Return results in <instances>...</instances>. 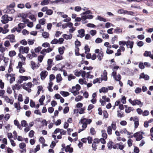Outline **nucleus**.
Masks as SVG:
<instances>
[{"label": "nucleus", "instance_id": "61", "mask_svg": "<svg viewBox=\"0 0 153 153\" xmlns=\"http://www.w3.org/2000/svg\"><path fill=\"white\" fill-rule=\"evenodd\" d=\"M34 132L32 130H31L29 133V137L31 138L33 136Z\"/></svg>", "mask_w": 153, "mask_h": 153}, {"label": "nucleus", "instance_id": "36", "mask_svg": "<svg viewBox=\"0 0 153 153\" xmlns=\"http://www.w3.org/2000/svg\"><path fill=\"white\" fill-rule=\"evenodd\" d=\"M80 71H81L82 76L84 79H85V75L86 74V73L85 71H82V70H80Z\"/></svg>", "mask_w": 153, "mask_h": 153}, {"label": "nucleus", "instance_id": "1", "mask_svg": "<svg viewBox=\"0 0 153 153\" xmlns=\"http://www.w3.org/2000/svg\"><path fill=\"white\" fill-rule=\"evenodd\" d=\"M1 18L2 19L1 20V22L4 24L7 23L9 21V19H8V16L7 15H4Z\"/></svg>", "mask_w": 153, "mask_h": 153}, {"label": "nucleus", "instance_id": "19", "mask_svg": "<svg viewBox=\"0 0 153 153\" xmlns=\"http://www.w3.org/2000/svg\"><path fill=\"white\" fill-rule=\"evenodd\" d=\"M97 19L100 20V21H103L104 22H106L107 21L106 19L100 16H97Z\"/></svg>", "mask_w": 153, "mask_h": 153}, {"label": "nucleus", "instance_id": "59", "mask_svg": "<svg viewBox=\"0 0 153 153\" xmlns=\"http://www.w3.org/2000/svg\"><path fill=\"white\" fill-rule=\"evenodd\" d=\"M42 48L41 47H38L34 49V51L35 52L38 53L40 51Z\"/></svg>", "mask_w": 153, "mask_h": 153}, {"label": "nucleus", "instance_id": "49", "mask_svg": "<svg viewBox=\"0 0 153 153\" xmlns=\"http://www.w3.org/2000/svg\"><path fill=\"white\" fill-rule=\"evenodd\" d=\"M103 114L104 117L106 118H107L108 117V114L107 113V112L106 111L104 110L103 111Z\"/></svg>", "mask_w": 153, "mask_h": 153}, {"label": "nucleus", "instance_id": "50", "mask_svg": "<svg viewBox=\"0 0 153 153\" xmlns=\"http://www.w3.org/2000/svg\"><path fill=\"white\" fill-rule=\"evenodd\" d=\"M69 111V108L68 106L66 107L63 110V113L65 114H66Z\"/></svg>", "mask_w": 153, "mask_h": 153}, {"label": "nucleus", "instance_id": "12", "mask_svg": "<svg viewBox=\"0 0 153 153\" xmlns=\"http://www.w3.org/2000/svg\"><path fill=\"white\" fill-rule=\"evenodd\" d=\"M7 10L6 13H13L15 12V10L13 9H11L7 7H6Z\"/></svg>", "mask_w": 153, "mask_h": 153}, {"label": "nucleus", "instance_id": "43", "mask_svg": "<svg viewBox=\"0 0 153 153\" xmlns=\"http://www.w3.org/2000/svg\"><path fill=\"white\" fill-rule=\"evenodd\" d=\"M2 97L8 103H9V102H10V99L8 96H3Z\"/></svg>", "mask_w": 153, "mask_h": 153}, {"label": "nucleus", "instance_id": "52", "mask_svg": "<svg viewBox=\"0 0 153 153\" xmlns=\"http://www.w3.org/2000/svg\"><path fill=\"white\" fill-rule=\"evenodd\" d=\"M83 117L79 121V123H86V120H87V119L85 118H83Z\"/></svg>", "mask_w": 153, "mask_h": 153}, {"label": "nucleus", "instance_id": "30", "mask_svg": "<svg viewBox=\"0 0 153 153\" xmlns=\"http://www.w3.org/2000/svg\"><path fill=\"white\" fill-rule=\"evenodd\" d=\"M75 48V51L76 55L77 56H79L80 54L79 52V48L78 47H76Z\"/></svg>", "mask_w": 153, "mask_h": 153}, {"label": "nucleus", "instance_id": "26", "mask_svg": "<svg viewBox=\"0 0 153 153\" xmlns=\"http://www.w3.org/2000/svg\"><path fill=\"white\" fill-rule=\"evenodd\" d=\"M49 35L48 33L46 32H44L42 33V36L45 38H48L49 37Z\"/></svg>", "mask_w": 153, "mask_h": 153}, {"label": "nucleus", "instance_id": "18", "mask_svg": "<svg viewBox=\"0 0 153 153\" xmlns=\"http://www.w3.org/2000/svg\"><path fill=\"white\" fill-rule=\"evenodd\" d=\"M60 94L64 97H66L69 95V93L68 92L61 91L60 92Z\"/></svg>", "mask_w": 153, "mask_h": 153}, {"label": "nucleus", "instance_id": "60", "mask_svg": "<svg viewBox=\"0 0 153 153\" xmlns=\"http://www.w3.org/2000/svg\"><path fill=\"white\" fill-rule=\"evenodd\" d=\"M139 67L141 69H143L144 68L145 66L143 63L142 62H140L139 64Z\"/></svg>", "mask_w": 153, "mask_h": 153}, {"label": "nucleus", "instance_id": "8", "mask_svg": "<svg viewBox=\"0 0 153 153\" xmlns=\"http://www.w3.org/2000/svg\"><path fill=\"white\" fill-rule=\"evenodd\" d=\"M144 134V133L143 131H138L134 133L133 135V137H138L143 138V134Z\"/></svg>", "mask_w": 153, "mask_h": 153}, {"label": "nucleus", "instance_id": "37", "mask_svg": "<svg viewBox=\"0 0 153 153\" xmlns=\"http://www.w3.org/2000/svg\"><path fill=\"white\" fill-rule=\"evenodd\" d=\"M82 96L80 95H79L77 96V97H76L75 98V100L76 102H78L80 101L82 99Z\"/></svg>", "mask_w": 153, "mask_h": 153}, {"label": "nucleus", "instance_id": "16", "mask_svg": "<svg viewBox=\"0 0 153 153\" xmlns=\"http://www.w3.org/2000/svg\"><path fill=\"white\" fill-rule=\"evenodd\" d=\"M108 91V88H107L104 87L102 88L101 89H100L99 90V92L100 93H101L102 92H103V93H106Z\"/></svg>", "mask_w": 153, "mask_h": 153}, {"label": "nucleus", "instance_id": "57", "mask_svg": "<svg viewBox=\"0 0 153 153\" xmlns=\"http://www.w3.org/2000/svg\"><path fill=\"white\" fill-rule=\"evenodd\" d=\"M39 141L41 143L44 144L45 143V140L43 137H41L39 139Z\"/></svg>", "mask_w": 153, "mask_h": 153}, {"label": "nucleus", "instance_id": "42", "mask_svg": "<svg viewBox=\"0 0 153 153\" xmlns=\"http://www.w3.org/2000/svg\"><path fill=\"white\" fill-rule=\"evenodd\" d=\"M20 78L22 80L26 81L28 79V77L26 76H20Z\"/></svg>", "mask_w": 153, "mask_h": 153}, {"label": "nucleus", "instance_id": "58", "mask_svg": "<svg viewBox=\"0 0 153 153\" xmlns=\"http://www.w3.org/2000/svg\"><path fill=\"white\" fill-rule=\"evenodd\" d=\"M128 144L129 147H131L132 145V140L131 139H129L128 140Z\"/></svg>", "mask_w": 153, "mask_h": 153}, {"label": "nucleus", "instance_id": "31", "mask_svg": "<svg viewBox=\"0 0 153 153\" xmlns=\"http://www.w3.org/2000/svg\"><path fill=\"white\" fill-rule=\"evenodd\" d=\"M75 47L80 46L81 45L80 42L77 39H76L75 41Z\"/></svg>", "mask_w": 153, "mask_h": 153}, {"label": "nucleus", "instance_id": "35", "mask_svg": "<svg viewBox=\"0 0 153 153\" xmlns=\"http://www.w3.org/2000/svg\"><path fill=\"white\" fill-rule=\"evenodd\" d=\"M28 17L31 20L33 21L34 22L36 20V18H35L34 16L32 14L28 16Z\"/></svg>", "mask_w": 153, "mask_h": 153}, {"label": "nucleus", "instance_id": "47", "mask_svg": "<svg viewBox=\"0 0 153 153\" xmlns=\"http://www.w3.org/2000/svg\"><path fill=\"white\" fill-rule=\"evenodd\" d=\"M144 45L143 42L142 41H139L137 42V45L139 47H141L143 46Z\"/></svg>", "mask_w": 153, "mask_h": 153}, {"label": "nucleus", "instance_id": "17", "mask_svg": "<svg viewBox=\"0 0 153 153\" xmlns=\"http://www.w3.org/2000/svg\"><path fill=\"white\" fill-rule=\"evenodd\" d=\"M15 108H16L17 110H20L21 108L20 106V103L19 102L16 103H15L14 104Z\"/></svg>", "mask_w": 153, "mask_h": 153}, {"label": "nucleus", "instance_id": "39", "mask_svg": "<svg viewBox=\"0 0 153 153\" xmlns=\"http://www.w3.org/2000/svg\"><path fill=\"white\" fill-rule=\"evenodd\" d=\"M26 146L25 144L24 143H22L19 144V147L21 149H23Z\"/></svg>", "mask_w": 153, "mask_h": 153}, {"label": "nucleus", "instance_id": "53", "mask_svg": "<svg viewBox=\"0 0 153 153\" xmlns=\"http://www.w3.org/2000/svg\"><path fill=\"white\" fill-rule=\"evenodd\" d=\"M7 7L11 9H13L15 7V3L14 2H13L10 4L9 5H7Z\"/></svg>", "mask_w": 153, "mask_h": 153}, {"label": "nucleus", "instance_id": "27", "mask_svg": "<svg viewBox=\"0 0 153 153\" xmlns=\"http://www.w3.org/2000/svg\"><path fill=\"white\" fill-rule=\"evenodd\" d=\"M134 110V109L132 107H129L128 109H126L125 112L126 113H130L131 111H133Z\"/></svg>", "mask_w": 153, "mask_h": 153}, {"label": "nucleus", "instance_id": "29", "mask_svg": "<svg viewBox=\"0 0 153 153\" xmlns=\"http://www.w3.org/2000/svg\"><path fill=\"white\" fill-rule=\"evenodd\" d=\"M21 124L22 126L24 127H26L28 126V124L27 123L26 121L25 120H23L22 121Z\"/></svg>", "mask_w": 153, "mask_h": 153}, {"label": "nucleus", "instance_id": "20", "mask_svg": "<svg viewBox=\"0 0 153 153\" xmlns=\"http://www.w3.org/2000/svg\"><path fill=\"white\" fill-rule=\"evenodd\" d=\"M65 48L63 46L62 47H60L59 48L58 51L60 55H62L64 53L63 49H65Z\"/></svg>", "mask_w": 153, "mask_h": 153}, {"label": "nucleus", "instance_id": "9", "mask_svg": "<svg viewBox=\"0 0 153 153\" xmlns=\"http://www.w3.org/2000/svg\"><path fill=\"white\" fill-rule=\"evenodd\" d=\"M63 37L66 39H70L72 37V34L70 33L69 35L64 34L62 35Z\"/></svg>", "mask_w": 153, "mask_h": 153}, {"label": "nucleus", "instance_id": "11", "mask_svg": "<svg viewBox=\"0 0 153 153\" xmlns=\"http://www.w3.org/2000/svg\"><path fill=\"white\" fill-rule=\"evenodd\" d=\"M134 42L133 41H128L127 42L126 46L128 48V46L129 45V48L131 49H132L133 47Z\"/></svg>", "mask_w": 153, "mask_h": 153}, {"label": "nucleus", "instance_id": "44", "mask_svg": "<svg viewBox=\"0 0 153 153\" xmlns=\"http://www.w3.org/2000/svg\"><path fill=\"white\" fill-rule=\"evenodd\" d=\"M44 56L42 55H40L38 56V59L39 62H42Z\"/></svg>", "mask_w": 153, "mask_h": 153}, {"label": "nucleus", "instance_id": "54", "mask_svg": "<svg viewBox=\"0 0 153 153\" xmlns=\"http://www.w3.org/2000/svg\"><path fill=\"white\" fill-rule=\"evenodd\" d=\"M24 24L23 23H20L18 24V27L17 28L21 29L24 28Z\"/></svg>", "mask_w": 153, "mask_h": 153}, {"label": "nucleus", "instance_id": "51", "mask_svg": "<svg viewBox=\"0 0 153 153\" xmlns=\"http://www.w3.org/2000/svg\"><path fill=\"white\" fill-rule=\"evenodd\" d=\"M92 14V12L90 10H87L86 11L82 13L81 15H84L85 14Z\"/></svg>", "mask_w": 153, "mask_h": 153}, {"label": "nucleus", "instance_id": "21", "mask_svg": "<svg viewBox=\"0 0 153 153\" xmlns=\"http://www.w3.org/2000/svg\"><path fill=\"white\" fill-rule=\"evenodd\" d=\"M122 31V29L117 27V28L114 29V32L117 33H119Z\"/></svg>", "mask_w": 153, "mask_h": 153}, {"label": "nucleus", "instance_id": "32", "mask_svg": "<svg viewBox=\"0 0 153 153\" xmlns=\"http://www.w3.org/2000/svg\"><path fill=\"white\" fill-rule=\"evenodd\" d=\"M45 19L44 18L40 19L39 20V23L41 24L42 25H44L45 24Z\"/></svg>", "mask_w": 153, "mask_h": 153}, {"label": "nucleus", "instance_id": "45", "mask_svg": "<svg viewBox=\"0 0 153 153\" xmlns=\"http://www.w3.org/2000/svg\"><path fill=\"white\" fill-rule=\"evenodd\" d=\"M111 126L112 128L114 130H115L116 128V126L115 123L114 122H113L111 124Z\"/></svg>", "mask_w": 153, "mask_h": 153}, {"label": "nucleus", "instance_id": "38", "mask_svg": "<svg viewBox=\"0 0 153 153\" xmlns=\"http://www.w3.org/2000/svg\"><path fill=\"white\" fill-rule=\"evenodd\" d=\"M86 108L85 107L81 108L80 109V111H79V113L80 114H82L85 113L84 111L85 110Z\"/></svg>", "mask_w": 153, "mask_h": 153}, {"label": "nucleus", "instance_id": "6", "mask_svg": "<svg viewBox=\"0 0 153 153\" xmlns=\"http://www.w3.org/2000/svg\"><path fill=\"white\" fill-rule=\"evenodd\" d=\"M139 78H143L146 80H148L149 79V77L148 75L147 74L145 75L144 73H142L140 75Z\"/></svg>", "mask_w": 153, "mask_h": 153}, {"label": "nucleus", "instance_id": "63", "mask_svg": "<svg viewBox=\"0 0 153 153\" xmlns=\"http://www.w3.org/2000/svg\"><path fill=\"white\" fill-rule=\"evenodd\" d=\"M55 78L54 75L51 74L50 75V81L51 82L52 80L54 79Z\"/></svg>", "mask_w": 153, "mask_h": 153}, {"label": "nucleus", "instance_id": "13", "mask_svg": "<svg viewBox=\"0 0 153 153\" xmlns=\"http://www.w3.org/2000/svg\"><path fill=\"white\" fill-rule=\"evenodd\" d=\"M103 56V53L102 51H101L98 54L97 57L99 60H101Z\"/></svg>", "mask_w": 153, "mask_h": 153}, {"label": "nucleus", "instance_id": "23", "mask_svg": "<svg viewBox=\"0 0 153 153\" xmlns=\"http://www.w3.org/2000/svg\"><path fill=\"white\" fill-rule=\"evenodd\" d=\"M49 3L48 0H44L41 2L40 4L42 6L48 4Z\"/></svg>", "mask_w": 153, "mask_h": 153}, {"label": "nucleus", "instance_id": "25", "mask_svg": "<svg viewBox=\"0 0 153 153\" xmlns=\"http://www.w3.org/2000/svg\"><path fill=\"white\" fill-rule=\"evenodd\" d=\"M113 143V142L111 141H110L107 143V146L108 149H112V144Z\"/></svg>", "mask_w": 153, "mask_h": 153}, {"label": "nucleus", "instance_id": "14", "mask_svg": "<svg viewBox=\"0 0 153 153\" xmlns=\"http://www.w3.org/2000/svg\"><path fill=\"white\" fill-rule=\"evenodd\" d=\"M49 86L48 87V90L50 92L53 91V90L52 88V87L53 85V83L52 82L50 81V83L48 84Z\"/></svg>", "mask_w": 153, "mask_h": 153}, {"label": "nucleus", "instance_id": "56", "mask_svg": "<svg viewBox=\"0 0 153 153\" xmlns=\"http://www.w3.org/2000/svg\"><path fill=\"white\" fill-rule=\"evenodd\" d=\"M62 56L60 55H57L56 56V59L57 61L61 60L62 59Z\"/></svg>", "mask_w": 153, "mask_h": 153}, {"label": "nucleus", "instance_id": "40", "mask_svg": "<svg viewBox=\"0 0 153 153\" xmlns=\"http://www.w3.org/2000/svg\"><path fill=\"white\" fill-rule=\"evenodd\" d=\"M142 89L141 88L137 87L135 90V92L136 94H138L141 92Z\"/></svg>", "mask_w": 153, "mask_h": 153}, {"label": "nucleus", "instance_id": "28", "mask_svg": "<svg viewBox=\"0 0 153 153\" xmlns=\"http://www.w3.org/2000/svg\"><path fill=\"white\" fill-rule=\"evenodd\" d=\"M102 136L106 139L107 138V134L106 133V131L105 130H103L102 131Z\"/></svg>", "mask_w": 153, "mask_h": 153}, {"label": "nucleus", "instance_id": "3", "mask_svg": "<svg viewBox=\"0 0 153 153\" xmlns=\"http://www.w3.org/2000/svg\"><path fill=\"white\" fill-rule=\"evenodd\" d=\"M9 39L11 42L13 43L16 42L15 39V36L13 34L9 35L6 38Z\"/></svg>", "mask_w": 153, "mask_h": 153}, {"label": "nucleus", "instance_id": "33", "mask_svg": "<svg viewBox=\"0 0 153 153\" xmlns=\"http://www.w3.org/2000/svg\"><path fill=\"white\" fill-rule=\"evenodd\" d=\"M53 11L51 9H48L47 10L46 14L48 15H51L53 13Z\"/></svg>", "mask_w": 153, "mask_h": 153}, {"label": "nucleus", "instance_id": "55", "mask_svg": "<svg viewBox=\"0 0 153 153\" xmlns=\"http://www.w3.org/2000/svg\"><path fill=\"white\" fill-rule=\"evenodd\" d=\"M31 67L32 69L33 70H34V68H36V63L35 62H33V61H31Z\"/></svg>", "mask_w": 153, "mask_h": 153}, {"label": "nucleus", "instance_id": "34", "mask_svg": "<svg viewBox=\"0 0 153 153\" xmlns=\"http://www.w3.org/2000/svg\"><path fill=\"white\" fill-rule=\"evenodd\" d=\"M90 71H89L86 73V74H87L86 77L88 78L92 79L94 77V76L90 74Z\"/></svg>", "mask_w": 153, "mask_h": 153}, {"label": "nucleus", "instance_id": "46", "mask_svg": "<svg viewBox=\"0 0 153 153\" xmlns=\"http://www.w3.org/2000/svg\"><path fill=\"white\" fill-rule=\"evenodd\" d=\"M107 131L108 134L111 135V134L112 129L110 126L108 127Z\"/></svg>", "mask_w": 153, "mask_h": 153}, {"label": "nucleus", "instance_id": "10", "mask_svg": "<svg viewBox=\"0 0 153 153\" xmlns=\"http://www.w3.org/2000/svg\"><path fill=\"white\" fill-rule=\"evenodd\" d=\"M70 145H67L65 149V151L66 152H72L73 151V148L70 147Z\"/></svg>", "mask_w": 153, "mask_h": 153}, {"label": "nucleus", "instance_id": "41", "mask_svg": "<svg viewBox=\"0 0 153 153\" xmlns=\"http://www.w3.org/2000/svg\"><path fill=\"white\" fill-rule=\"evenodd\" d=\"M135 105H139L140 104H141V107L142 105H143V104L139 100H135Z\"/></svg>", "mask_w": 153, "mask_h": 153}, {"label": "nucleus", "instance_id": "62", "mask_svg": "<svg viewBox=\"0 0 153 153\" xmlns=\"http://www.w3.org/2000/svg\"><path fill=\"white\" fill-rule=\"evenodd\" d=\"M82 9L81 7L79 6H76L75 7L74 10L77 12L80 11Z\"/></svg>", "mask_w": 153, "mask_h": 153}, {"label": "nucleus", "instance_id": "7", "mask_svg": "<svg viewBox=\"0 0 153 153\" xmlns=\"http://www.w3.org/2000/svg\"><path fill=\"white\" fill-rule=\"evenodd\" d=\"M143 55L145 57H149L153 59V55L151 54V53L150 51H145Z\"/></svg>", "mask_w": 153, "mask_h": 153}, {"label": "nucleus", "instance_id": "22", "mask_svg": "<svg viewBox=\"0 0 153 153\" xmlns=\"http://www.w3.org/2000/svg\"><path fill=\"white\" fill-rule=\"evenodd\" d=\"M14 125L17 126L18 128H19L20 129H22V128L21 126H20L19 122L17 120H15L14 121Z\"/></svg>", "mask_w": 153, "mask_h": 153}, {"label": "nucleus", "instance_id": "4", "mask_svg": "<svg viewBox=\"0 0 153 153\" xmlns=\"http://www.w3.org/2000/svg\"><path fill=\"white\" fill-rule=\"evenodd\" d=\"M48 72L46 71H42L40 74L41 78L42 80L44 79L48 75Z\"/></svg>", "mask_w": 153, "mask_h": 153}, {"label": "nucleus", "instance_id": "2", "mask_svg": "<svg viewBox=\"0 0 153 153\" xmlns=\"http://www.w3.org/2000/svg\"><path fill=\"white\" fill-rule=\"evenodd\" d=\"M29 49V48L28 47H24L23 46H21L19 49V51L21 52V51H22V53H27L28 52Z\"/></svg>", "mask_w": 153, "mask_h": 153}, {"label": "nucleus", "instance_id": "64", "mask_svg": "<svg viewBox=\"0 0 153 153\" xmlns=\"http://www.w3.org/2000/svg\"><path fill=\"white\" fill-rule=\"evenodd\" d=\"M102 41V40L99 38H97L95 40V42L97 43H99L101 42Z\"/></svg>", "mask_w": 153, "mask_h": 153}, {"label": "nucleus", "instance_id": "15", "mask_svg": "<svg viewBox=\"0 0 153 153\" xmlns=\"http://www.w3.org/2000/svg\"><path fill=\"white\" fill-rule=\"evenodd\" d=\"M56 82L58 83L59 82L62 80V78L60 74H58L56 76Z\"/></svg>", "mask_w": 153, "mask_h": 153}, {"label": "nucleus", "instance_id": "48", "mask_svg": "<svg viewBox=\"0 0 153 153\" xmlns=\"http://www.w3.org/2000/svg\"><path fill=\"white\" fill-rule=\"evenodd\" d=\"M96 132L95 131L94 129L93 128H91L90 129V133L93 135H94L96 133Z\"/></svg>", "mask_w": 153, "mask_h": 153}, {"label": "nucleus", "instance_id": "24", "mask_svg": "<svg viewBox=\"0 0 153 153\" xmlns=\"http://www.w3.org/2000/svg\"><path fill=\"white\" fill-rule=\"evenodd\" d=\"M16 54V53L14 51H10L9 52V55L10 57H13Z\"/></svg>", "mask_w": 153, "mask_h": 153}, {"label": "nucleus", "instance_id": "5", "mask_svg": "<svg viewBox=\"0 0 153 153\" xmlns=\"http://www.w3.org/2000/svg\"><path fill=\"white\" fill-rule=\"evenodd\" d=\"M79 35H77V36L81 38H82L85 36V30L83 29H81L78 31Z\"/></svg>", "mask_w": 153, "mask_h": 153}]
</instances>
